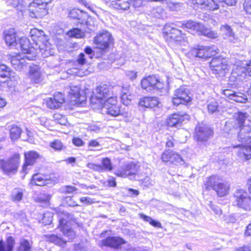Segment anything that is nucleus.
<instances>
[{"label": "nucleus", "mask_w": 251, "mask_h": 251, "mask_svg": "<svg viewBox=\"0 0 251 251\" xmlns=\"http://www.w3.org/2000/svg\"><path fill=\"white\" fill-rule=\"evenodd\" d=\"M31 40L35 42L36 46L45 57H48L54 53L51 45L49 42L47 37L43 31L37 28H33L30 31Z\"/></svg>", "instance_id": "f257e3e1"}, {"label": "nucleus", "mask_w": 251, "mask_h": 251, "mask_svg": "<svg viewBox=\"0 0 251 251\" xmlns=\"http://www.w3.org/2000/svg\"><path fill=\"white\" fill-rule=\"evenodd\" d=\"M192 2L197 4L201 9L207 10L215 11L224 7L225 5L233 6L236 4V0H192Z\"/></svg>", "instance_id": "f03ea898"}, {"label": "nucleus", "mask_w": 251, "mask_h": 251, "mask_svg": "<svg viewBox=\"0 0 251 251\" xmlns=\"http://www.w3.org/2000/svg\"><path fill=\"white\" fill-rule=\"evenodd\" d=\"M183 26L197 32L199 34L203 35L211 38H216L218 37V34L214 31L208 28L200 22L188 20L185 21L182 24Z\"/></svg>", "instance_id": "7ed1b4c3"}, {"label": "nucleus", "mask_w": 251, "mask_h": 251, "mask_svg": "<svg viewBox=\"0 0 251 251\" xmlns=\"http://www.w3.org/2000/svg\"><path fill=\"white\" fill-rule=\"evenodd\" d=\"M207 187H211L220 197H223L228 194L229 186L223 178L218 176H212L206 181Z\"/></svg>", "instance_id": "20e7f679"}, {"label": "nucleus", "mask_w": 251, "mask_h": 251, "mask_svg": "<svg viewBox=\"0 0 251 251\" xmlns=\"http://www.w3.org/2000/svg\"><path fill=\"white\" fill-rule=\"evenodd\" d=\"M163 32L166 41L169 43L181 45L186 41V37L181 31L169 25L164 26Z\"/></svg>", "instance_id": "39448f33"}, {"label": "nucleus", "mask_w": 251, "mask_h": 251, "mask_svg": "<svg viewBox=\"0 0 251 251\" xmlns=\"http://www.w3.org/2000/svg\"><path fill=\"white\" fill-rule=\"evenodd\" d=\"M19 78L16 73L4 64L0 65V82L6 84L9 88L15 86Z\"/></svg>", "instance_id": "423d86ee"}, {"label": "nucleus", "mask_w": 251, "mask_h": 251, "mask_svg": "<svg viewBox=\"0 0 251 251\" xmlns=\"http://www.w3.org/2000/svg\"><path fill=\"white\" fill-rule=\"evenodd\" d=\"M20 155L16 153L9 159L0 160V167L6 175L14 174L16 173L19 165Z\"/></svg>", "instance_id": "0eeeda50"}, {"label": "nucleus", "mask_w": 251, "mask_h": 251, "mask_svg": "<svg viewBox=\"0 0 251 251\" xmlns=\"http://www.w3.org/2000/svg\"><path fill=\"white\" fill-rule=\"evenodd\" d=\"M98 106H101L103 113L110 116L116 117L121 114L120 106L117 105L116 97H110L102 104Z\"/></svg>", "instance_id": "6e6552de"}, {"label": "nucleus", "mask_w": 251, "mask_h": 251, "mask_svg": "<svg viewBox=\"0 0 251 251\" xmlns=\"http://www.w3.org/2000/svg\"><path fill=\"white\" fill-rule=\"evenodd\" d=\"M58 181V178L53 175L35 174L32 176L30 184L40 186L52 185Z\"/></svg>", "instance_id": "1a4fd4ad"}, {"label": "nucleus", "mask_w": 251, "mask_h": 251, "mask_svg": "<svg viewBox=\"0 0 251 251\" xmlns=\"http://www.w3.org/2000/svg\"><path fill=\"white\" fill-rule=\"evenodd\" d=\"M141 84L142 88L148 92L163 89L166 85L154 75H149L144 78Z\"/></svg>", "instance_id": "9d476101"}, {"label": "nucleus", "mask_w": 251, "mask_h": 251, "mask_svg": "<svg viewBox=\"0 0 251 251\" xmlns=\"http://www.w3.org/2000/svg\"><path fill=\"white\" fill-rule=\"evenodd\" d=\"M110 87L106 85L98 86L93 92V95L90 98L92 103L98 105L104 102L105 99L110 96Z\"/></svg>", "instance_id": "9b49d317"}, {"label": "nucleus", "mask_w": 251, "mask_h": 251, "mask_svg": "<svg viewBox=\"0 0 251 251\" xmlns=\"http://www.w3.org/2000/svg\"><path fill=\"white\" fill-rule=\"evenodd\" d=\"M210 67L213 73L224 76L228 70L227 60L221 56L213 58L210 62Z\"/></svg>", "instance_id": "f8f14e48"}, {"label": "nucleus", "mask_w": 251, "mask_h": 251, "mask_svg": "<svg viewBox=\"0 0 251 251\" xmlns=\"http://www.w3.org/2000/svg\"><path fill=\"white\" fill-rule=\"evenodd\" d=\"M237 205L245 210H251V197L247 192L243 190H238L234 194Z\"/></svg>", "instance_id": "ddd939ff"}, {"label": "nucleus", "mask_w": 251, "mask_h": 251, "mask_svg": "<svg viewBox=\"0 0 251 251\" xmlns=\"http://www.w3.org/2000/svg\"><path fill=\"white\" fill-rule=\"evenodd\" d=\"M59 216V224L58 227L62 231L64 235L68 237L70 239H73L75 237V232L68 225V220L70 214L67 212H62L58 213Z\"/></svg>", "instance_id": "4468645a"}, {"label": "nucleus", "mask_w": 251, "mask_h": 251, "mask_svg": "<svg viewBox=\"0 0 251 251\" xmlns=\"http://www.w3.org/2000/svg\"><path fill=\"white\" fill-rule=\"evenodd\" d=\"M215 47L199 46L193 48L190 51L191 55L201 58H206L214 55L217 53Z\"/></svg>", "instance_id": "2eb2a0df"}, {"label": "nucleus", "mask_w": 251, "mask_h": 251, "mask_svg": "<svg viewBox=\"0 0 251 251\" xmlns=\"http://www.w3.org/2000/svg\"><path fill=\"white\" fill-rule=\"evenodd\" d=\"M212 134L213 131L210 127L203 124H199L195 128L194 138L199 142H205Z\"/></svg>", "instance_id": "dca6fc26"}, {"label": "nucleus", "mask_w": 251, "mask_h": 251, "mask_svg": "<svg viewBox=\"0 0 251 251\" xmlns=\"http://www.w3.org/2000/svg\"><path fill=\"white\" fill-rule=\"evenodd\" d=\"M47 4L39 2L33 1L29 4V14L32 18H42L48 13Z\"/></svg>", "instance_id": "f3484780"}, {"label": "nucleus", "mask_w": 251, "mask_h": 251, "mask_svg": "<svg viewBox=\"0 0 251 251\" xmlns=\"http://www.w3.org/2000/svg\"><path fill=\"white\" fill-rule=\"evenodd\" d=\"M191 100L189 96V92L184 87H181L176 89L174 93L172 102L174 105H178L180 104H185Z\"/></svg>", "instance_id": "a211bd4d"}, {"label": "nucleus", "mask_w": 251, "mask_h": 251, "mask_svg": "<svg viewBox=\"0 0 251 251\" xmlns=\"http://www.w3.org/2000/svg\"><path fill=\"white\" fill-rule=\"evenodd\" d=\"M11 63L13 67L17 70L22 71L27 67V63L25 59L28 60H33L35 57L34 56H28L23 54H17L15 55H10Z\"/></svg>", "instance_id": "6ab92c4d"}, {"label": "nucleus", "mask_w": 251, "mask_h": 251, "mask_svg": "<svg viewBox=\"0 0 251 251\" xmlns=\"http://www.w3.org/2000/svg\"><path fill=\"white\" fill-rule=\"evenodd\" d=\"M112 40L111 34L107 31L103 30L95 37L94 43L99 49L105 50L109 47Z\"/></svg>", "instance_id": "aec40b11"}, {"label": "nucleus", "mask_w": 251, "mask_h": 251, "mask_svg": "<svg viewBox=\"0 0 251 251\" xmlns=\"http://www.w3.org/2000/svg\"><path fill=\"white\" fill-rule=\"evenodd\" d=\"M138 165L130 163L123 166L120 170L115 172V174L119 177H126L135 176L138 172Z\"/></svg>", "instance_id": "412c9836"}, {"label": "nucleus", "mask_w": 251, "mask_h": 251, "mask_svg": "<svg viewBox=\"0 0 251 251\" xmlns=\"http://www.w3.org/2000/svg\"><path fill=\"white\" fill-rule=\"evenodd\" d=\"M233 148L237 149L236 155L241 160L247 161L251 159V141L248 145H238L233 146Z\"/></svg>", "instance_id": "4be33fe9"}, {"label": "nucleus", "mask_w": 251, "mask_h": 251, "mask_svg": "<svg viewBox=\"0 0 251 251\" xmlns=\"http://www.w3.org/2000/svg\"><path fill=\"white\" fill-rule=\"evenodd\" d=\"M64 97L60 93H56L52 98H49L45 100L47 106L53 109L58 108L64 103Z\"/></svg>", "instance_id": "5701e85b"}, {"label": "nucleus", "mask_w": 251, "mask_h": 251, "mask_svg": "<svg viewBox=\"0 0 251 251\" xmlns=\"http://www.w3.org/2000/svg\"><path fill=\"white\" fill-rule=\"evenodd\" d=\"M25 162L23 166L22 171L26 174L28 166H32L36 160L40 157V155L34 151H29L24 154Z\"/></svg>", "instance_id": "b1692460"}, {"label": "nucleus", "mask_w": 251, "mask_h": 251, "mask_svg": "<svg viewBox=\"0 0 251 251\" xmlns=\"http://www.w3.org/2000/svg\"><path fill=\"white\" fill-rule=\"evenodd\" d=\"M189 116L187 114L180 115L174 113L170 115L166 120L168 126L173 127L180 125L185 120H188Z\"/></svg>", "instance_id": "393cba45"}, {"label": "nucleus", "mask_w": 251, "mask_h": 251, "mask_svg": "<svg viewBox=\"0 0 251 251\" xmlns=\"http://www.w3.org/2000/svg\"><path fill=\"white\" fill-rule=\"evenodd\" d=\"M223 93L229 100L237 102L244 103L247 100L246 95L242 93L236 92L230 89H226L223 91Z\"/></svg>", "instance_id": "a878e982"}, {"label": "nucleus", "mask_w": 251, "mask_h": 251, "mask_svg": "<svg viewBox=\"0 0 251 251\" xmlns=\"http://www.w3.org/2000/svg\"><path fill=\"white\" fill-rule=\"evenodd\" d=\"M4 40L7 46L11 48L18 45V38L14 29H10L4 32Z\"/></svg>", "instance_id": "bb28decb"}, {"label": "nucleus", "mask_w": 251, "mask_h": 251, "mask_svg": "<svg viewBox=\"0 0 251 251\" xmlns=\"http://www.w3.org/2000/svg\"><path fill=\"white\" fill-rule=\"evenodd\" d=\"M80 88L77 86H71L70 88L69 97L74 104L81 103L85 100V97L80 94Z\"/></svg>", "instance_id": "cd10ccee"}, {"label": "nucleus", "mask_w": 251, "mask_h": 251, "mask_svg": "<svg viewBox=\"0 0 251 251\" xmlns=\"http://www.w3.org/2000/svg\"><path fill=\"white\" fill-rule=\"evenodd\" d=\"M125 243L123 239L118 237H108L101 241L103 246L117 249Z\"/></svg>", "instance_id": "c85d7f7f"}, {"label": "nucleus", "mask_w": 251, "mask_h": 251, "mask_svg": "<svg viewBox=\"0 0 251 251\" xmlns=\"http://www.w3.org/2000/svg\"><path fill=\"white\" fill-rule=\"evenodd\" d=\"M238 135V140L241 142H248L251 139V126L244 125L242 126Z\"/></svg>", "instance_id": "c756f323"}, {"label": "nucleus", "mask_w": 251, "mask_h": 251, "mask_svg": "<svg viewBox=\"0 0 251 251\" xmlns=\"http://www.w3.org/2000/svg\"><path fill=\"white\" fill-rule=\"evenodd\" d=\"M159 101L156 97H145L141 99L139 105L147 108H153L158 105Z\"/></svg>", "instance_id": "7c9ffc66"}, {"label": "nucleus", "mask_w": 251, "mask_h": 251, "mask_svg": "<svg viewBox=\"0 0 251 251\" xmlns=\"http://www.w3.org/2000/svg\"><path fill=\"white\" fill-rule=\"evenodd\" d=\"M221 30L225 39H227L233 43H235L237 41V38L236 37L232 29L228 25H222L221 27Z\"/></svg>", "instance_id": "2f4dec72"}, {"label": "nucleus", "mask_w": 251, "mask_h": 251, "mask_svg": "<svg viewBox=\"0 0 251 251\" xmlns=\"http://www.w3.org/2000/svg\"><path fill=\"white\" fill-rule=\"evenodd\" d=\"M29 76L31 81L35 83H39L42 80L41 74L38 66L30 67Z\"/></svg>", "instance_id": "473e14b6"}, {"label": "nucleus", "mask_w": 251, "mask_h": 251, "mask_svg": "<svg viewBox=\"0 0 251 251\" xmlns=\"http://www.w3.org/2000/svg\"><path fill=\"white\" fill-rule=\"evenodd\" d=\"M133 98V96L131 94L129 87H123L121 96L122 103L126 105H128L130 103Z\"/></svg>", "instance_id": "72a5a7b5"}, {"label": "nucleus", "mask_w": 251, "mask_h": 251, "mask_svg": "<svg viewBox=\"0 0 251 251\" xmlns=\"http://www.w3.org/2000/svg\"><path fill=\"white\" fill-rule=\"evenodd\" d=\"M14 245V239L12 237H8L5 243L0 241V251H12Z\"/></svg>", "instance_id": "f704fd0d"}, {"label": "nucleus", "mask_w": 251, "mask_h": 251, "mask_svg": "<svg viewBox=\"0 0 251 251\" xmlns=\"http://www.w3.org/2000/svg\"><path fill=\"white\" fill-rule=\"evenodd\" d=\"M129 0H115L112 1V6L117 9L126 10L129 8Z\"/></svg>", "instance_id": "c9c22d12"}, {"label": "nucleus", "mask_w": 251, "mask_h": 251, "mask_svg": "<svg viewBox=\"0 0 251 251\" xmlns=\"http://www.w3.org/2000/svg\"><path fill=\"white\" fill-rule=\"evenodd\" d=\"M20 46L22 50L23 54L30 53L31 49L30 48L29 41L25 37H22L20 40Z\"/></svg>", "instance_id": "e433bc0d"}, {"label": "nucleus", "mask_w": 251, "mask_h": 251, "mask_svg": "<svg viewBox=\"0 0 251 251\" xmlns=\"http://www.w3.org/2000/svg\"><path fill=\"white\" fill-rule=\"evenodd\" d=\"M248 115L246 113H243L242 112H238L234 114V118L236 122H238L236 127H241L243 126V124L245 121L248 118Z\"/></svg>", "instance_id": "4c0bfd02"}, {"label": "nucleus", "mask_w": 251, "mask_h": 251, "mask_svg": "<svg viewBox=\"0 0 251 251\" xmlns=\"http://www.w3.org/2000/svg\"><path fill=\"white\" fill-rule=\"evenodd\" d=\"M45 239L49 242L53 243L59 246H62L65 243L63 239L54 234L46 235H45Z\"/></svg>", "instance_id": "58836bf2"}, {"label": "nucleus", "mask_w": 251, "mask_h": 251, "mask_svg": "<svg viewBox=\"0 0 251 251\" xmlns=\"http://www.w3.org/2000/svg\"><path fill=\"white\" fill-rule=\"evenodd\" d=\"M8 4L17 10L23 11L26 6V3L23 0H9Z\"/></svg>", "instance_id": "ea45409f"}, {"label": "nucleus", "mask_w": 251, "mask_h": 251, "mask_svg": "<svg viewBox=\"0 0 251 251\" xmlns=\"http://www.w3.org/2000/svg\"><path fill=\"white\" fill-rule=\"evenodd\" d=\"M21 129L16 125L12 126L10 130V136L12 141L19 139L21 136Z\"/></svg>", "instance_id": "a19ab883"}, {"label": "nucleus", "mask_w": 251, "mask_h": 251, "mask_svg": "<svg viewBox=\"0 0 251 251\" xmlns=\"http://www.w3.org/2000/svg\"><path fill=\"white\" fill-rule=\"evenodd\" d=\"M246 68L242 67L241 66H238L237 68H234L233 69V72L232 73V75L234 77V74L235 73L240 74L241 73L244 72L245 69L247 71L249 75L251 76V61H250L249 63L246 64Z\"/></svg>", "instance_id": "79ce46f5"}, {"label": "nucleus", "mask_w": 251, "mask_h": 251, "mask_svg": "<svg viewBox=\"0 0 251 251\" xmlns=\"http://www.w3.org/2000/svg\"><path fill=\"white\" fill-rule=\"evenodd\" d=\"M172 158L171 163L175 165H183L184 164V161L182 158L177 153L171 151Z\"/></svg>", "instance_id": "37998d69"}, {"label": "nucleus", "mask_w": 251, "mask_h": 251, "mask_svg": "<svg viewBox=\"0 0 251 251\" xmlns=\"http://www.w3.org/2000/svg\"><path fill=\"white\" fill-rule=\"evenodd\" d=\"M11 199L13 201H20L23 197V192L20 189H15L11 193Z\"/></svg>", "instance_id": "c03bdc74"}, {"label": "nucleus", "mask_w": 251, "mask_h": 251, "mask_svg": "<svg viewBox=\"0 0 251 251\" xmlns=\"http://www.w3.org/2000/svg\"><path fill=\"white\" fill-rule=\"evenodd\" d=\"M102 171H111L113 169V167L111 160L107 157L104 158L101 161Z\"/></svg>", "instance_id": "a18cd8bd"}, {"label": "nucleus", "mask_w": 251, "mask_h": 251, "mask_svg": "<svg viewBox=\"0 0 251 251\" xmlns=\"http://www.w3.org/2000/svg\"><path fill=\"white\" fill-rule=\"evenodd\" d=\"M140 217L144 219V221L149 222L151 225L155 227H161V224L159 222L153 220L151 217L146 216L143 214H140Z\"/></svg>", "instance_id": "49530a36"}, {"label": "nucleus", "mask_w": 251, "mask_h": 251, "mask_svg": "<svg viewBox=\"0 0 251 251\" xmlns=\"http://www.w3.org/2000/svg\"><path fill=\"white\" fill-rule=\"evenodd\" d=\"M53 119L56 122L62 125H66L68 122L65 116L59 113L54 114L53 115Z\"/></svg>", "instance_id": "de8ad7c7"}, {"label": "nucleus", "mask_w": 251, "mask_h": 251, "mask_svg": "<svg viewBox=\"0 0 251 251\" xmlns=\"http://www.w3.org/2000/svg\"><path fill=\"white\" fill-rule=\"evenodd\" d=\"M30 245L27 240H23L21 242L18 251H30Z\"/></svg>", "instance_id": "09e8293b"}, {"label": "nucleus", "mask_w": 251, "mask_h": 251, "mask_svg": "<svg viewBox=\"0 0 251 251\" xmlns=\"http://www.w3.org/2000/svg\"><path fill=\"white\" fill-rule=\"evenodd\" d=\"M167 4L168 7L172 11L179 10L182 7L181 4L179 2L169 1Z\"/></svg>", "instance_id": "8fccbe9b"}, {"label": "nucleus", "mask_w": 251, "mask_h": 251, "mask_svg": "<svg viewBox=\"0 0 251 251\" xmlns=\"http://www.w3.org/2000/svg\"><path fill=\"white\" fill-rule=\"evenodd\" d=\"M218 103L216 101L213 100L210 102L207 105V109L209 113L213 114L218 110Z\"/></svg>", "instance_id": "3c124183"}, {"label": "nucleus", "mask_w": 251, "mask_h": 251, "mask_svg": "<svg viewBox=\"0 0 251 251\" xmlns=\"http://www.w3.org/2000/svg\"><path fill=\"white\" fill-rule=\"evenodd\" d=\"M68 35L71 37L79 38L83 36V33L79 29L74 28L68 32Z\"/></svg>", "instance_id": "603ef678"}, {"label": "nucleus", "mask_w": 251, "mask_h": 251, "mask_svg": "<svg viewBox=\"0 0 251 251\" xmlns=\"http://www.w3.org/2000/svg\"><path fill=\"white\" fill-rule=\"evenodd\" d=\"M82 14V11L78 9H73L70 11L69 16L74 19H79Z\"/></svg>", "instance_id": "864d4df0"}, {"label": "nucleus", "mask_w": 251, "mask_h": 251, "mask_svg": "<svg viewBox=\"0 0 251 251\" xmlns=\"http://www.w3.org/2000/svg\"><path fill=\"white\" fill-rule=\"evenodd\" d=\"M172 153L171 151H165L162 154L161 160L165 163H168L171 162Z\"/></svg>", "instance_id": "5fc2aeb1"}, {"label": "nucleus", "mask_w": 251, "mask_h": 251, "mask_svg": "<svg viewBox=\"0 0 251 251\" xmlns=\"http://www.w3.org/2000/svg\"><path fill=\"white\" fill-rule=\"evenodd\" d=\"M50 146L56 151H61L63 148V145L61 142L57 140L50 143Z\"/></svg>", "instance_id": "6e6d98bb"}, {"label": "nucleus", "mask_w": 251, "mask_h": 251, "mask_svg": "<svg viewBox=\"0 0 251 251\" xmlns=\"http://www.w3.org/2000/svg\"><path fill=\"white\" fill-rule=\"evenodd\" d=\"M43 223L45 225L50 224L52 220V214L50 212H46L43 217Z\"/></svg>", "instance_id": "4d7b16f0"}, {"label": "nucleus", "mask_w": 251, "mask_h": 251, "mask_svg": "<svg viewBox=\"0 0 251 251\" xmlns=\"http://www.w3.org/2000/svg\"><path fill=\"white\" fill-rule=\"evenodd\" d=\"M243 6L246 12L251 15V0H245Z\"/></svg>", "instance_id": "13d9d810"}, {"label": "nucleus", "mask_w": 251, "mask_h": 251, "mask_svg": "<svg viewBox=\"0 0 251 251\" xmlns=\"http://www.w3.org/2000/svg\"><path fill=\"white\" fill-rule=\"evenodd\" d=\"M81 202L83 203L86 205H90L95 202V200L90 197H81L80 199Z\"/></svg>", "instance_id": "bf43d9fd"}, {"label": "nucleus", "mask_w": 251, "mask_h": 251, "mask_svg": "<svg viewBox=\"0 0 251 251\" xmlns=\"http://www.w3.org/2000/svg\"><path fill=\"white\" fill-rule=\"evenodd\" d=\"M87 167L90 169L95 171L100 172L102 171L101 165H96L93 163H89L87 164Z\"/></svg>", "instance_id": "052dcab7"}, {"label": "nucleus", "mask_w": 251, "mask_h": 251, "mask_svg": "<svg viewBox=\"0 0 251 251\" xmlns=\"http://www.w3.org/2000/svg\"><path fill=\"white\" fill-rule=\"evenodd\" d=\"M126 75L131 80L135 79L137 77V73L134 71H127Z\"/></svg>", "instance_id": "680f3d73"}, {"label": "nucleus", "mask_w": 251, "mask_h": 251, "mask_svg": "<svg viewBox=\"0 0 251 251\" xmlns=\"http://www.w3.org/2000/svg\"><path fill=\"white\" fill-rule=\"evenodd\" d=\"M209 206L216 214L219 215L221 214V209L218 206L214 205L211 202L209 204Z\"/></svg>", "instance_id": "e2e57ef3"}, {"label": "nucleus", "mask_w": 251, "mask_h": 251, "mask_svg": "<svg viewBox=\"0 0 251 251\" xmlns=\"http://www.w3.org/2000/svg\"><path fill=\"white\" fill-rule=\"evenodd\" d=\"M75 251H88V248L83 244H77L75 246Z\"/></svg>", "instance_id": "0e129e2a"}, {"label": "nucleus", "mask_w": 251, "mask_h": 251, "mask_svg": "<svg viewBox=\"0 0 251 251\" xmlns=\"http://www.w3.org/2000/svg\"><path fill=\"white\" fill-rule=\"evenodd\" d=\"M77 62L79 65H83L85 63L86 60L85 58V54L83 53H81L77 59Z\"/></svg>", "instance_id": "69168bd1"}, {"label": "nucleus", "mask_w": 251, "mask_h": 251, "mask_svg": "<svg viewBox=\"0 0 251 251\" xmlns=\"http://www.w3.org/2000/svg\"><path fill=\"white\" fill-rule=\"evenodd\" d=\"M73 144L76 146H82L83 145L84 143L83 141L79 138H74L73 139Z\"/></svg>", "instance_id": "338daca9"}, {"label": "nucleus", "mask_w": 251, "mask_h": 251, "mask_svg": "<svg viewBox=\"0 0 251 251\" xmlns=\"http://www.w3.org/2000/svg\"><path fill=\"white\" fill-rule=\"evenodd\" d=\"M235 251H251V246L249 245L244 246L235 249Z\"/></svg>", "instance_id": "774afa93"}]
</instances>
